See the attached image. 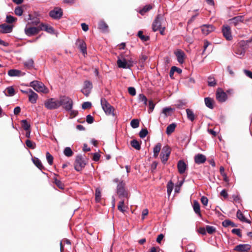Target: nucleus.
<instances>
[{"instance_id":"1","label":"nucleus","mask_w":252,"mask_h":252,"mask_svg":"<svg viewBox=\"0 0 252 252\" xmlns=\"http://www.w3.org/2000/svg\"><path fill=\"white\" fill-rule=\"evenodd\" d=\"M60 103H61V106H62L67 111H70L72 108L73 102L68 96L65 95L61 96L60 98Z\"/></svg>"},{"instance_id":"2","label":"nucleus","mask_w":252,"mask_h":252,"mask_svg":"<svg viewBox=\"0 0 252 252\" xmlns=\"http://www.w3.org/2000/svg\"><path fill=\"white\" fill-rule=\"evenodd\" d=\"M30 86L37 92H41L44 94H47L49 92L48 89L41 82L35 80L31 82Z\"/></svg>"},{"instance_id":"3","label":"nucleus","mask_w":252,"mask_h":252,"mask_svg":"<svg viewBox=\"0 0 252 252\" xmlns=\"http://www.w3.org/2000/svg\"><path fill=\"white\" fill-rule=\"evenodd\" d=\"M100 103L103 111L106 115L115 116L114 107L108 102L105 98H102L100 100Z\"/></svg>"},{"instance_id":"4","label":"nucleus","mask_w":252,"mask_h":252,"mask_svg":"<svg viewBox=\"0 0 252 252\" xmlns=\"http://www.w3.org/2000/svg\"><path fill=\"white\" fill-rule=\"evenodd\" d=\"M46 108L49 110L56 109L61 106L60 99L58 100L54 98H51L46 100L44 102Z\"/></svg>"},{"instance_id":"5","label":"nucleus","mask_w":252,"mask_h":252,"mask_svg":"<svg viewBox=\"0 0 252 252\" xmlns=\"http://www.w3.org/2000/svg\"><path fill=\"white\" fill-rule=\"evenodd\" d=\"M117 192L120 198H127L128 193L125 189V183L123 181H121L118 184Z\"/></svg>"},{"instance_id":"6","label":"nucleus","mask_w":252,"mask_h":252,"mask_svg":"<svg viewBox=\"0 0 252 252\" xmlns=\"http://www.w3.org/2000/svg\"><path fill=\"white\" fill-rule=\"evenodd\" d=\"M86 163L82 155H77L74 163V168L77 171H80L85 166Z\"/></svg>"},{"instance_id":"7","label":"nucleus","mask_w":252,"mask_h":252,"mask_svg":"<svg viewBox=\"0 0 252 252\" xmlns=\"http://www.w3.org/2000/svg\"><path fill=\"white\" fill-rule=\"evenodd\" d=\"M163 16L161 14H158L152 24V29L154 32H157L162 27V22L163 21Z\"/></svg>"},{"instance_id":"8","label":"nucleus","mask_w":252,"mask_h":252,"mask_svg":"<svg viewBox=\"0 0 252 252\" xmlns=\"http://www.w3.org/2000/svg\"><path fill=\"white\" fill-rule=\"evenodd\" d=\"M171 153V150L168 146H165L163 147L160 154L161 160L163 163L167 162Z\"/></svg>"},{"instance_id":"9","label":"nucleus","mask_w":252,"mask_h":252,"mask_svg":"<svg viewBox=\"0 0 252 252\" xmlns=\"http://www.w3.org/2000/svg\"><path fill=\"white\" fill-rule=\"evenodd\" d=\"M49 15L52 18L59 20L62 17L63 12L61 8L56 7H55L53 10L49 12Z\"/></svg>"},{"instance_id":"10","label":"nucleus","mask_w":252,"mask_h":252,"mask_svg":"<svg viewBox=\"0 0 252 252\" xmlns=\"http://www.w3.org/2000/svg\"><path fill=\"white\" fill-rule=\"evenodd\" d=\"M39 26L37 27H29L27 26L25 28L24 31L25 34L28 36H32L37 34L40 32Z\"/></svg>"},{"instance_id":"11","label":"nucleus","mask_w":252,"mask_h":252,"mask_svg":"<svg viewBox=\"0 0 252 252\" xmlns=\"http://www.w3.org/2000/svg\"><path fill=\"white\" fill-rule=\"evenodd\" d=\"M93 88V84L90 81L86 80L84 82L83 88L81 90V92L86 96H89Z\"/></svg>"},{"instance_id":"12","label":"nucleus","mask_w":252,"mask_h":252,"mask_svg":"<svg viewBox=\"0 0 252 252\" xmlns=\"http://www.w3.org/2000/svg\"><path fill=\"white\" fill-rule=\"evenodd\" d=\"M222 32L223 36L227 40H231L232 39V35L231 32V28L228 25H223L222 27Z\"/></svg>"},{"instance_id":"13","label":"nucleus","mask_w":252,"mask_h":252,"mask_svg":"<svg viewBox=\"0 0 252 252\" xmlns=\"http://www.w3.org/2000/svg\"><path fill=\"white\" fill-rule=\"evenodd\" d=\"M227 96L226 93L221 89H218L216 92V98L220 102H223L227 99Z\"/></svg>"},{"instance_id":"14","label":"nucleus","mask_w":252,"mask_h":252,"mask_svg":"<svg viewBox=\"0 0 252 252\" xmlns=\"http://www.w3.org/2000/svg\"><path fill=\"white\" fill-rule=\"evenodd\" d=\"M203 34L207 35L215 30V28L210 24L203 25L201 27Z\"/></svg>"},{"instance_id":"15","label":"nucleus","mask_w":252,"mask_h":252,"mask_svg":"<svg viewBox=\"0 0 252 252\" xmlns=\"http://www.w3.org/2000/svg\"><path fill=\"white\" fill-rule=\"evenodd\" d=\"M251 246L249 244H240L236 246L234 250L239 252H245L251 249Z\"/></svg>"},{"instance_id":"16","label":"nucleus","mask_w":252,"mask_h":252,"mask_svg":"<svg viewBox=\"0 0 252 252\" xmlns=\"http://www.w3.org/2000/svg\"><path fill=\"white\" fill-rule=\"evenodd\" d=\"M76 45L84 55L87 54L86 45L84 41L78 39L77 40Z\"/></svg>"},{"instance_id":"17","label":"nucleus","mask_w":252,"mask_h":252,"mask_svg":"<svg viewBox=\"0 0 252 252\" xmlns=\"http://www.w3.org/2000/svg\"><path fill=\"white\" fill-rule=\"evenodd\" d=\"M0 32L2 33H10L12 31L13 26L5 24L0 25Z\"/></svg>"},{"instance_id":"18","label":"nucleus","mask_w":252,"mask_h":252,"mask_svg":"<svg viewBox=\"0 0 252 252\" xmlns=\"http://www.w3.org/2000/svg\"><path fill=\"white\" fill-rule=\"evenodd\" d=\"M39 27H40V29H39L40 31H44L47 32L48 33H49L51 34L54 33V28L52 27L49 26L47 24L41 23L39 25Z\"/></svg>"},{"instance_id":"19","label":"nucleus","mask_w":252,"mask_h":252,"mask_svg":"<svg viewBox=\"0 0 252 252\" xmlns=\"http://www.w3.org/2000/svg\"><path fill=\"white\" fill-rule=\"evenodd\" d=\"M194 158L195 162L198 164L203 163L206 160V157L201 154L196 155Z\"/></svg>"},{"instance_id":"20","label":"nucleus","mask_w":252,"mask_h":252,"mask_svg":"<svg viewBox=\"0 0 252 252\" xmlns=\"http://www.w3.org/2000/svg\"><path fill=\"white\" fill-rule=\"evenodd\" d=\"M230 23L233 24L234 26H236L240 23L243 22L244 21L243 16H235L229 20Z\"/></svg>"},{"instance_id":"21","label":"nucleus","mask_w":252,"mask_h":252,"mask_svg":"<svg viewBox=\"0 0 252 252\" xmlns=\"http://www.w3.org/2000/svg\"><path fill=\"white\" fill-rule=\"evenodd\" d=\"M175 54L177 58L178 62L180 63H183L184 62L185 54L181 50H178L175 52Z\"/></svg>"},{"instance_id":"22","label":"nucleus","mask_w":252,"mask_h":252,"mask_svg":"<svg viewBox=\"0 0 252 252\" xmlns=\"http://www.w3.org/2000/svg\"><path fill=\"white\" fill-rule=\"evenodd\" d=\"M178 169L179 172L182 174L185 172L187 169V164L183 160H179L177 164Z\"/></svg>"},{"instance_id":"23","label":"nucleus","mask_w":252,"mask_h":252,"mask_svg":"<svg viewBox=\"0 0 252 252\" xmlns=\"http://www.w3.org/2000/svg\"><path fill=\"white\" fill-rule=\"evenodd\" d=\"M117 63L119 68L125 69L129 68V66L128 65L127 61L125 59L123 60L119 59L117 60Z\"/></svg>"},{"instance_id":"24","label":"nucleus","mask_w":252,"mask_h":252,"mask_svg":"<svg viewBox=\"0 0 252 252\" xmlns=\"http://www.w3.org/2000/svg\"><path fill=\"white\" fill-rule=\"evenodd\" d=\"M8 75L11 77L20 76L25 74V73H22L20 70L17 69H10L8 71Z\"/></svg>"},{"instance_id":"25","label":"nucleus","mask_w":252,"mask_h":252,"mask_svg":"<svg viewBox=\"0 0 252 252\" xmlns=\"http://www.w3.org/2000/svg\"><path fill=\"white\" fill-rule=\"evenodd\" d=\"M37 98V94L32 90L29 95V101L32 104H34L36 102Z\"/></svg>"},{"instance_id":"26","label":"nucleus","mask_w":252,"mask_h":252,"mask_svg":"<svg viewBox=\"0 0 252 252\" xmlns=\"http://www.w3.org/2000/svg\"><path fill=\"white\" fill-rule=\"evenodd\" d=\"M98 29L102 32H106L108 31V26L107 24L103 21H101L98 23Z\"/></svg>"},{"instance_id":"27","label":"nucleus","mask_w":252,"mask_h":252,"mask_svg":"<svg viewBox=\"0 0 252 252\" xmlns=\"http://www.w3.org/2000/svg\"><path fill=\"white\" fill-rule=\"evenodd\" d=\"M177 125L175 123H172L167 126L166 130V133L168 135H170L172 132H174Z\"/></svg>"},{"instance_id":"28","label":"nucleus","mask_w":252,"mask_h":252,"mask_svg":"<svg viewBox=\"0 0 252 252\" xmlns=\"http://www.w3.org/2000/svg\"><path fill=\"white\" fill-rule=\"evenodd\" d=\"M161 144L160 143H157L153 149L154 157L157 158L161 150Z\"/></svg>"},{"instance_id":"29","label":"nucleus","mask_w":252,"mask_h":252,"mask_svg":"<svg viewBox=\"0 0 252 252\" xmlns=\"http://www.w3.org/2000/svg\"><path fill=\"white\" fill-rule=\"evenodd\" d=\"M206 106L210 109L214 108L213 99L210 97H206L204 99Z\"/></svg>"},{"instance_id":"30","label":"nucleus","mask_w":252,"mask_h":252,"mask_svg":"<svg viewBox=\"0 0 252 252\" xmlns=\"http://www.w3.org/2000/svg\"><path fill=\"white\" fill-rule=\"evenodd\" d=\"M193 208L194 212L198 215L201 216L199 203L197 201H194Z\"/></svg>"},{"instance_id":"31","label":"nucleus","mask_w":252,"mask_h":252,"mask_svg":"<svg viewBox=\"0 0 252 252\" xmlns=\"http://www.w3.org/2000/svg\"><path fill=\"white\" fill-rule=\"evenodd\" d=\"M186 112L188 119L193 122L195 119V115L193 111L190 109H187Z\"/></svg>"},{"instance_id":"32","label":"nucleus","mask_w":252,"mask_h":252,"mask_svg":"<svg viewBox=\"0 0 252 252\" xmlns=\"http://www.w3.org/2000/svg\"><path fill=\"white\" fill-rule=\"evenodd\" d=\"M6 90L7 91V94L5 93V91L3 92L6 96H12L15 94L14 89L12 86L7 87Z\"/></svg>"},{"instance_id":"33","label":"nucleus","mask_w":252,"mask_h":252,"mask_svg":"<svg viewBox=\"0 0 252 252\" xmlns=\"http://www.w3.org/2000/svg\"><path fill=\"white\" fill-rule=\"evenodd\" d=\"M237 217L243 222L250 223V222L245 217L243 213L239 210L237 212Z\"/></svg>"},{"instance_id":"34","label":"nucleus","mask_w":252,"mask_h":252,"mask_svg":"<svg viewBox=\"0 0 252 252\" xmlns=\"http://www.w3.org/2000/svg\"><path fill=\"white\" fill-rule=\"evenodd\" d=\"M131 146L137 150L141 149V145L139 142L135 139H133L130 141Z\"/></svg>"},{"instance_id":"35","label":"nucleus","mask_w":252,"mask_h":252,"mask_svg":"<svg viewBox=\"0 0 252 252\" xmlns=\"http://www.w3.org/2000/svg\"><path fill=\"white\" fill-rule=\"evenodd\" d=\"M34 62L32 59H30L24 63V66L28 69H31L33 66Z\"/></svg>"},{"instance_id":"36","label":"nucleus","mask_w":252,"mask_h":252,"mask_svg":"<svg viewBox=\"0 0 252 252\" xmlns=\"http://www.w3.org/2000/svg\"><path fill=\"white\" fill-rule=\"evenodd\" d=\"M173 187L174 184L171 181L168 182L167 184V192L169 196L170 195L173 190Z\"/></svg>"},{"instance_id":"37","label":"nucleus","mask_w":252,"mask_h":252,"mask_svg":"<svg viewBox=\"0 0 252 252\" xmlns=\"http://www.w3.org/2000/svg\"><path fill=\"white\" fill-rule=\"evenodd\" d=\"M63 154L67 157H71L73 154V153L72 150L69 147H67L65 148L63 150Z\"/></svg>"},{"instance_id":"38","label":"nucleus","mask_w":252,"mask_h":252,"mask_svg":"<svg viewBox=\"0 0 252 252\" xmlns=\"http://www.w3.org/2000/svg\"><path fill=\"white\" fill-rule=\"evenodd\" d=\"M125 201L124 200H121L118 204V209L123 213H124L126 211L125 209Z\"/></svg>"},{"instance_id":"39","label":"nucleus","mask_w":252,"mask_h":252,"mask_svg":"<svg viewBox=\"0 0 252 252\" xmlns=\"http://www.w3.org/2000/svg\"><path fill=\"white\" fill-rule=\"evenodd\" d=\"M175 70H178V73L180 74L182 72V69L176 67L175 66H173L171 67L170 72H169V75L171 78H172L174 75V72H175Z\"/></svg>"},{"instance_id":"40","label":"nucleus","mask_w":252,"mask_h":252,"mask_svg":"<svg viewBox=\"0 0 252 252\" xmlns=\"http://www.w3.org/2000/svg\"><path fill=\"white\" fill-rule=\"evenodd\" d=\"M152 8V6L151 5H146L139 11V13L143 15Z\"/></svg>"},{"instance_id":"41","label":"nucleus","mask_w":252,"mask_h":252,"mask_svg":"<svg viewBox=\"0 0 252 252\" xmlns=\"http://www.w3.org/2000/svg\"><path fill=\"white\" fill-rule=\"evenodd\" d=\"M138 36L143 41H147L149 39V37L143 34V32L139 31L137 33Z\"/></svg>"},{"instance_id":"42","label":"nucleus","mask_w":252,"mask_h":252,"mask_svg":"<svg viewBox=\"0 0 252 252\" xmlns=\"http://www.w3.org/2000/svg\"><path fill=\"white\" fill-rule=\"evenodd\" d=\"M33 162L34 164L40 169H42L43 168V166L41 162V161L38 158H35L33 159Z\"/></svg>"},{"instance_id":"43","label":"nucleus","mask_w":252,"mask_h":252,"mask_svg":"<svg viewBox=\"0 0 252 252\" xmlns=\"http://www.w3.org/2000/svg\"><path fill=\"white\" fill-rule=\"evenodd\" d=\"M130 126L133 128H137L139 126V121L138 119H133L130 122Z\"/></svg>"},{"instance_id":"44","label":"nucleus","mask_w":252,"mask_h":252,"mask_svg":"<svg viewBox=\"0 0 252 252\" xmlns=\"http://www.w3.org/2000/svg\"><path fill=\"white\" fill-rule=\"evenodd\" d=\"M26 146L32 149H34L35 148V143L30 140L27 139L26 141Z\"/></svg>"},{"instance_id":"45","label":"nucleus","mask_w":252,"mask_h":252,"mask_svg":"<svg viewBox=\"0 0 252 252\" xmlns=\"http://www.w3.org/2000/svg\"><path fill=\"white\" fill-rule=\"evenodd\" d=\"M46 157L48 163L50 165H52L53 162V157L48 152L46 153Z\"/></svg>"},{"instance_id":"46","label":"nucleus","mask_w":252,"mask_h":252,"mask_svg":"<svg viewBox=\"0 0 252 252\" xmlns=\"http://www.w3.org/2000/svg\"><path fill=\"white\" fill-rule=\"evenodd\" d=\"M206 229V232L210 234H213L216 230V228L215 227L210 225H207Z\"/></svg>"},{"instance_id":"47","label":"nucleus","mask_w":252,"mask_h":252,"mask_svg":"<svg viewBox=\"0 0 252 252\" xmlns=\"http://www.w3.org/2000/svg\"><path fill=\"white\" fill-rule=\"evenodd\" d=\"M22 127L26 130H29L30 128V125L26 120L22 121Z\"/></svg>"},{"instance_id":"48","label":"nucleus","mask_w":252,"mask_h":252,"mask_svg":"<svg viewBox=\"0 0 252 252\" xmlns=\"http://www.w3.org/2000/svg\"><path fill=\"white\" fill-rule=\"evenodd\" d=\"M148 57L144 54H141L139 60V63L141 64V66H143L145 62L147 59Z\"/></svg>"},{"instance_id":"49","label":"nucleus","mask_w":252,"mask_h":252,"mask_svg":"<svg viewBox=\"0 0 252 252\" xmlns=\"http://www.w3.org/2000/svg\"><path fill=\"white\" fill-rule=\"evenodd\" d=\"M138 100L140 102H143L145 105L147 104V98L143 94H141L139 95Z\"/></svg>"},{"instance_id":"50","label":"nucleus","mask_w":252,"mask_h":252,"mask_svg":"<svg viewBox=\"0 0 252 252\" xmlns=\"http://www.w3.org/2000/svg\"><path fill=\"white\" fill-rule=\"evenodd\" d=\"M148 133V131L147 128H143L139 132V135L140 138H144L147 136Z\"/></svg>"},{"instance_id":"51","label":"nucleus","mask_w":252,"mask_h":252,"mask_svg":"<svg viewBox=\"0 0 252 252\" xmlns=\"http://www.w3.org/2000/svg\"><path fill=\"white\" fill-rule=\"evenodd\" d=\"M54 183L56 185V186L60 189H64V184L61 181L58 180L57 178L54 179Z\"/></svg>"},{"instance_id":"52","label":"nucleus","mask_w":252,"mask_h":252,"mask_svg":"<svg viewBox=\"0 0 252 252\" xmlns=\"http://www.w3.org/2000/svg\"><path fill=\"white\" fill-rule=\"evenodd\" d=\"M195 247L194 244H190L188 245L187 248L186 252H195Z\"/></svg>"},{"instance_id":"53","label":"nucleus","mask_w":252,"mask_h":252,"mask_svg":"<svg viewBox=\"0 0 252 252\" xmlns=\"http://www.w3.org/2000/svg\"><path fill=\"white\" fill-rule=\"evenodd\" d=\"M16 18L11 15H7L6 18V22L8 23L11 24L15 22Z\"/></svg>"},{"instance_id":"54","label":"nucleus","mask_w":252,"mask_h":252,"mask_svg":"<svg viewBox=\"0 0 252 252\" xmlns=\"http://www.w3.org/2000/svg\"><path fill=\"white\" fill-rule=\"evenodd\" d=\"M95 200L96 202H99L101 198V192L98 189H96L95 190Z\"/></svg>"},{"instance_id":"55","label":"nucleus","mask_w":252,"mask_h":252,"mask_svg":"<svg viewBox=\"0 0 252 252\" xmlns=\"http://www.w3.org/2000/svg\"><path fill=\"white\" fill-rule=\"evenodd\" d=\"M14 12L16 15L18 16H21L23 14V10L21 7L18 6L15 8Z\"/></svg>"},{"instance_id":"56","label":"nucleus","mask_w":252,"mask_h":252,"mask_svg":"<svg viewBox=\"0 0 252 252\" xmlns=\"http://www.w3.org/2000/svg\"><path fill=\"white\" fill-rule=\"evenodd\" d=\"M208 84L209 86L214 87L216 85V82L214 78L209 77L208 78Z\"/></svg>"},{"instance_id":"57","label":"nucleus","mask_w":252,"mask_h":252,"mask_svg":"<svg viewBox=\"0 0 252 252\" xmlns=\"http://www.w3.org/2000/svg\"><path fill=\"white\" fill-rule=\"evenodd\" d=\"M128 92L132 96H134L136 94L135 89L132 87H129L128 88Z\"/></svg>"},{"instance_id":"58","label":"nucleus","mask_w":252,"mask_h":252,"mask_svg":"<svg viewBox=\"0 0 252 252\" xmlns=\"http://www.w3.org/2000/svg\"><path fill=\"white\" fill-rule=\"evenodd\" d=\"M149 108L148 112H149V113H150L153 111V110L155 108V104L153 102L152 100L149 101Z\"/></svg>"},{"instance_id":"59","label":"nucleus","mask_w":252,"mask_h":252,"mask_svg":"<svg viewBox=\"0 0 252 252\" xmlns=\"http://www.w3.org/2000/svg\"><path fill=\"white\" fill-rule=\"evenodd\" d=\"M92 106V103L90 102L86 101L84 102L82 105V109H86L90 108Z\"/></svg>"},{"instance_id":"60","label":"nucleus","mask_w":252,"mask_h":252,"mask_svg":"<svg viewBox=\"0 0 252 252\" xmlns=\"http://www.w3.org/2000/svg\"><path fill=\"white\" fill-rule=\"evenodd\" d=\"M172 110V109L170 107H165L162 110V113L165 114L166 116L169 115V113Z\"/></svg>"},{"instance_id":"61","label":"nucleus","mask_w":252,"mask_h":252,"mask_svg":"<svg viewBox=\"0 0 252 252\" xmlns=\"http://www.w3.org/2000/svg\"><path fill=\"white\" fill-rule=\"evenodd\" d=\"M232 233L236 234L239 237H242V234L240 229H233L231 231Z\"/></svg>"},{"instance_id":"62","label":"nucleus","mask_w":252,"mask_h":252,"mask_svg":"<svg viewBox=\"0 0 252 252\" xmlns=\"http://www.w3.org/2000/svg\"><path fill=\"white\" fill-rule=\"evenodd\" d=\"M94 118L93 117H92L91 115H88L87 116V117H86V122L88 123V124H92L94 122Z\"/></svg>"},{"instance_id":"63","label":"nucleus","mask_w":252,"mask_h":252,"mask_svg":"<svg viewBox=\"0 0 252 252\" xmlns=\"http://www.w3.org/2000/svg\"><path fill=\"white\" fill-rule=\"evenodd\" d=\"M232 221L229 220H225L222 222L223 226L226 227L231 224Z\"/></svg>"},{"instance_id":"64","label":"nucleus","mask_w":252,"mask_h":252,"mask_svg":"<svg viewBox=\"0 0 252 252\" xmlns=\"http://www.w3.org/2000/svg\"><path fill=\"white\" fill-rule=\"evenodd\" d=\"M201 202L204 206H207L208 202V199L206 197L203 196L201 198Z\"/></svg>"}]
</instances>
